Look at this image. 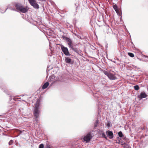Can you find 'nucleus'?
I'll return each instance as SVG.
<instances>
[{"label":"nucleus","instance_id":"8","mask_svg":"<svg viewBox=\"0 0 148 148\" xmlns=\"http://www.w3.org/2000/svg\"><path fill=\"white\" fill-rule=\"evenodd\" d=\"M66 41L68 42V44L69 46V47L72 48V49H73V46L72 45V43L71 41V40L69 38H67L66 39Z\"/></svg>","mask_w":148,"mask_h":148},{"label":"nucleus","instance_id":"4","mask_svg":"<svg viewBox=\"0 0 148 148\" xmlns=\"http://www.w3.org/2000/svg\"><path fill=\"white\" fill-rule=\"evenodd\" d=\"M31 5L35 8H39L38 5L36 3V1L34 0H28Z\"/></svg>","mask_w":148,"mask_h":148},{"label":"nucleus","instance_id":"22","mask_svg":"<svg viewBox=\"0 0 148 148\" xmlns=\"http://www.w3.org/2000/svg\"><path fill=\"white\" fill-rule=\"evenodd\" d=\"M46 148H51L50 147L49 145L47 146Z\"/></svg>","mask_w":148,"mask_h":148},{"label":"nucleus","instance_id":"7","mask_svg":"<svg viewBox=\"0 0 148 148\" xmlns=\"http://www.w3.org/2000/svg\"><path fill=\"white\" fill-rule=\"evenodd\" d=\"M107 134L110 138H112L113 137V133L111 131H107Z\"/></svg>","mask_w":148,"mask_h":148},{"label":"nucleus","instance_id":"13","mask_svg":"<svg viewBox=\"0 0 148 148\" xmlns=\"http://www.w3.org/2000/svg\"><path fill=\"white\" fill-rule=\"evenodd\" d=\"M114 21L115 22H117L118 21H120V22H118V23H117V24H120L122 23V19H115Z\"/></svg>","mask_w":148,"mask_h":148},{"label":"nucleus","instance_id":"3","mask_svg":"<svg viewBox=\"0 0 148 148\" xmlns=\"http://www.w3.org/2000/svg\"><path fill=\"white\" fill-rule=\"evenodd\" d=\"M61 49L64 53L66 56H70L71 55L69 53L68 49L67 47H64V46L62 45L61 46Z\"/></svg>","mask_w":148,"mask_h":148},{"label":"nucleus","instance_id":"2","mask_svg":"<svg viewBox=\"0 0 148 148\" xmlns=\"http://www.w3.org/2000/svg\"><path fill=\"white\" fill-rule=\"evenodd\" d=\"M39 101L38 100L36 103L34 111V114L35 118V121L36 123L38 122V118L39 117L40 111L39 109Z\"/></svg>","mask_w":148,"mask_h":148},{"label":"nucleus","instance_id":"21","mask_svg":"<svg viewBox=\"0 0 148 148\" xmlns=\"http://www.w3.org/2000/svg\"><path fill=\"white\" fill-rule=\"evenodd\" d=\"M53 77H54L53 76H51V77H49V79H51V78L53 79Z\"/></svg>","mask_w":148,"mask_h":148},{"label":"nucleus","instance_id":"15","mask_svg":"<svg viewBox=\"0 0 148 148\" xmlns=\"http://www.w3.org/2000/svg\"><path fill=\"white\" fill-rule=\"evenodd\" d=\"M134 89L136 90H138L139 89V86L137 85L134 86Z\"/></svg>","mask_w":148,"mask_h":148},{"label":"nucleus","instance_id":"9","mask_svg":"<svg viewBox=\"0 0 148 148\" xmlns=\"http://www.w3.org/2000/svg\"><path fill=\"white\" fill-rule=\"evenodd\" d=\"M108 77L111 80H114L116 79V77L114 75L110 73L109 74Z\"/></svg>","mask_w":148,"mask_h":148},{"label":"nucleus","instance_id":"1","mask_svg":"<svg viewBox=\"0 0 148 148\" xmlns=\"http://www.w3.org/2000/svg\"><path fill=\"white\" fill-rule=\"evenodd\" d=\"M14 6L18 11L24 13L27 12L29 9V8L27 6H24L20 3H15Z\"/></svg>","mask_w":148,"mask_h":148},{"label":"nucleus","instance_id":"5","mask_svg":"<svg viewBox=\"0 0 148 148\" xmlns=\"http://www.w3.org/2000/svg\"><path fill=\"white\" fill-rule=\"evenodd\" d=\"M92 138V136L90 133L86 134L84 138V141L86 142H89Z\"/></svg>","mask_w":148,"mask_h":148},{"label":"nucleus","instance_id":"19","mask_svg":"<svg viewBox=\"0 0 148 148\" xmlns=\"http://www.w3.org/2000/svg\"><path fill=\"white\" fill-rule=\"evenodd\" d=\"M12 140H11L9 143V145H12Z\"/></svg>","mask_w":148,"mask_h":148},{"label":"nucleus","instance_id":"10","mask_svg":"<svg viewBox=\"0 0 148 148\" xmlns=\"http://www.w3.org/2000/svg\"><path fill=\"white\" fill-rule=\"evenodd\" d=\"M113 7L117 14L119 13V11L116 5H113Z\"/></svg>","mask_w":148,"mask_h":148},{"label":"nucleus","instance_id":"6","mask_svg":"<svg viewBox=\"0 0 148 148\" xmlns=\"http://www.w3.org/2000/svg\"><path fill=\"white\" fill-rule=\"evenodd\" d=\"M147 96V95L145 92H142L141 93L140 95L138 97L140 99H142L143 98H145Z\"/></svg>","mask_w":148,"mask_h":148},{"label":"nucleus","instance_id":"18","mask_svg":"<svg viewBox=\"0 0 148 148\" xmlns=\"http://www.w3.org/2000/svg\"><path fill=\"white\" fill-rule=\"evenodd\" d=\"M104 73L106 75H107L108 77V75H109L110 73H108L107 71H105L104 72Z\"/></svg>","mask_w":148,"mask_h":148},{"label":"nucleus","instance_id":"12","mask_svg":"<svg viewBox=\"0 0 148 148\" xmlns=\"http://www.w3.org/2000/svg\"><path fill=\"white\" fill-rule=\"evenodd\" d=\"M65 61L66 63H70L71 62V59L69 57H65Z\"/></svg>","mask_w":148,"mask_h":148},{"label":"nucleus","instance_id":"23","mask_svg":"<svg viewBox=\"0 0 148 148\" xmlns=\"http://www.w3.org/2000/svg\"><path fill=\"white\" fill-rule=\"evenodd\" d=\"M108 126H109V124H108Z\"/></svg>","mask_w":148,"mask_h":148},{"label":"nucleus","instance_id":"14","mask_svg":"<svg viewBox=\"0 0 148 148\" xmlns=\"http://www.w3.org/2000/svg\"><path fill=\"white\" fill-rule=\"evenodd\" d=\"M118 135L120 137H122L123 136V134L120 131L118 133Z\"/></svg>","mask_w":148,"mask_h":148},{"label":"nucleus","instance_id":"17","mask_svg":"<svg viewBox=\"0 0 148 148\" xmlns=\"http://www.w3.org/2000/svg\"><path fill=\"white\" fill-rule=\"evenodd\" d=\"M44 147V145L43 144H40L39 147V148H43Z\"/></svg>","mask_w":148,"mask_h":148},{"label":"nucleus","instance_id":"20","mask_svg":"<svg viewBox=\"0 0 148 148\" xmlns=\"http://www.w3.org/2000/svg\"><path fill=\"white\" fill-rule=\"evenodd\" d=\"M98 123V121H96V123H95V125L94 127H96L97 126V124Z\"/></svg>","mask_w":148,"mask_h":148},{"label":"nucleus","instance_id":"11","mask_svg":"<svg viewBox=\"0 0 148 148\" xmlns=\"http://www.w3.org/2000/svg\"><path fill=\"white\" fill-rule=\"evenodd\" d=\"M49 83L48 82H46L43 85L42 87V89H44L46 88L49 85Z\"/></svg>","mask_w":148,"mask_h":148},{"label":"nucleus","instance_id":"16","mask_svg":"<svg viewBox=\"0 0 148 148\" xmlns=\"http://www.w3.org/2000/svg\"><path fill=\"white\" fill-rule=\"evenodd\" d=\"M128 55L130 56V57H133L134 56V54L132 53H129Z\"/></svg>","mask_w":148,"mask_h":148}]
</instances>
